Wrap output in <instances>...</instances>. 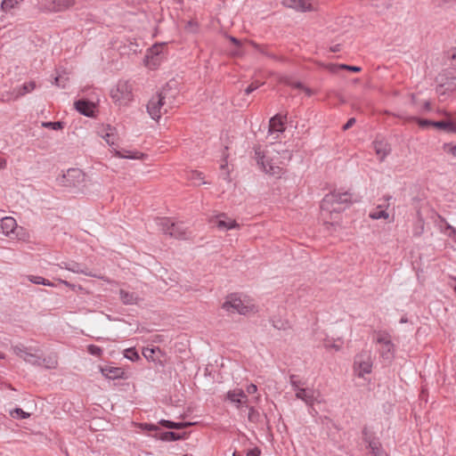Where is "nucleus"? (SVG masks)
Segmentation results:
<instances>
[{
	"instance_id": "nucleus-47",
	"label": "nucleus",
	"mask_w": 456,
	"mask_h": 456,
	"mask_svg": "<svg viewBox=\"0 0 456 456\" xmlns=\"http://www.w3.org/2000/svg\"><path fill=\"white\" fill-rule=\"evenodd\" d=\"M140 428L142 430H145V431H155V432H158L159 430V426L154 425V424H151V423H141L140 424Z\"/></svg>"
},
{
	"instance_id": "nucleus-17",
	"label": "nucleus",
	"mask_w": 456,
	"mask_h": 456,
	"mask_svg": "<svg viewBox=\"0 0 456 456\" xmlns=\"http://www.w3.org/2000/svg\"><path fill=\"white\" fill-rule=\"evenodd\" d=\"M316 2L317 0H282V4L297 11L307 12L314 9Z\"/></svg>"
},
{
	"instance_id": "nucleus-59",
	"label": "nucleus",
	"mask_w": 456,
	"mask_h": 456,
	"mask_svg": "<svg viewBox=\"0 0 456 456\" xmlns=\"http://www.w3.org/2000/svg\"><path fill=\"white\" fill-rule=\"evenodd\" d=\"M332 52H338L340 51V45H336L334 47H331Z\"/></svg>"
},
{
	"instance_id": "nucleus-14",
	"label": "nucleus",
	"mask_w": 456,
	"mask_h": 456,
	"mask_svg": "<svg viewBox=\"0 0 456 456\" xmlns=\"http://www.w3.org/2000/svg\"><path fill=\"white\" fill-rule=\"evenodd\" d=\"M209 223L213 226H216L221 231H228L239 227L237 222L229 218L224 213L210 218Z\"/></svg>"
},
{
	"instance_id": "nucleus-13",
	"label": "nucleus",
	"mask_w": 456,
	"mask_h": 456,
	"mask_svg": "<svg viewBox=\"0 0 456 456\" xmlns=\"http://www.w3.org/2000/svg\"><path fill=\"white\" fill-rule=\"evenodd\" d=\"M225 400L232 403L237 409L248 407V395L242 389L229 390L225 395Z\"/></svg>"
},
{
	"instance_id": "nucleus-56",
	"label": "nucleus",
	"mask_w": 456,
	"mask_h": 456,
	"mask_svg": "<svg viewBox=\"0 0 456 456\" xmlns=\"http://www.w3.org/2000/svg\"><path fill=\"white\" fill-rule=\"evenodd\" d=\"M450 58L456 64V47L451 50Z\"/></svg>"
},
{
	"instance_id": "nucleus-42",
	"label": "nucleus",
	"mask_w": 456,
	"mask_h": 456,
	"mask_svg": "<svg viewBox=\"0 0 456 456\" xmlns=\"http://www.w3.org/2000/svg\"><path fill=\"white\" fill-rule=\"evenodd\" d=\"M443 150L446 154L456 157V143L448 142L444 144Z\"/></svg>"
},
{
	"instance_id": "nucleus-44",
	"label": "nucleus",
	"mask_w": 456,
	"mask_h": 456,
	"mask_svg": "<svg viewBox=\"0 0 456 456\" xmlns=\"http://www.w3.org/2000/svg\"><path fill=\"white\" fill-rule=\"evenodd\" d=\"M283 83L286 84L287 86H289L291 87H294V88H297V89H303L305 88V86L303 85V83L299 82V81H292L290 78L289 77H286L283 79Z\"/></svg>"
},
{
	"instance_id": "nucleus-27",
	"label": "nucleus",
	"mask_w": 456,
	"mask_h": 456,
	"mask_svg": "<svg viewBox=\"0 0 456 456\" xmlns=\"http://www.w3.org/2000/svg\"><path fill=\"white\" fill-rule=\"evenodd\" d=\"M441 224L439 225L440 231L452 238L453 241L456 243V228L452 226L444 217L439 216Z\"/></svg>"
},
{
	"instance_id": "nucleus-1",
	"label": "nucleus",
	"mask_w": 456,
	"mask_h": 456,
	"mask_svg": "<svg viewBox=\"0 0 456 456\" xmlns=\"http://www.w3.org/2000/svg\"><path fill=\"white\" fill-rule=\"evenodd\" d=\"M173 106L174 96L171 94V90L164 87L150 99L147 111L152 119L159 120L162 114L167 113Z\"/></svg>"
},
{
	"instance_id": "nucleus-12",
	"label": "nucleus",
	"mask_w": 456,
	"mask_h": 456,
	"mask_svg": "<svg viewBox=\"0 0 456 456\" xmlns=\"http://www.w3.org/2000/svg\"><path fill=\"white\" fill-rule=\"evenodd\" d=\"M85 180V174L79 168H69L60 178V183L66 187H77Z\"/></svg>"
},
{
	"instance_id": "nucleus-21",
	"label": "nucleus",
	"mask_w": 456,
	"mask_h": 456,
	"mask_svg": "<svg viewBox=\"0 0 456 456\" xmlns=\"http://www.w3.org/2000/svg\"><path fill=\"white\" fill-rule=\"evenodd\" d=\"M373 149L380 160H383L391 151L390 145L385 140L379 139L373 142Z\"/></svg>"
},
{
	"instance_id": "nucleus-7",
	"label": "nucleus",
	"mask_w": 456,
	"mask_h": 456,
	"mask_svg": "<svg viewBox=\"0 0 456 456\" xmlns=\"http://www.w3.org/2000/svg\"><path fill=\"white\" fill-rule=\"evenodd\" d=\"M222 308L228 313H238L242 315H246L254 310L253 305H245L237 294L234 293L226 297Z\"/></svg>"
},
{
	"instance_id": "nucleus-30",
	"label": "nucleus",
	"mask_w": 456,
	"mask_h": 456,
	"mask_svg": "<svg viewBox=\"0 0 456 456\" xmlns=\"http://www.w3.org/2000/svg\"><path fill=\"white\" fill-rule=\"evenodd\" d=\"M36 83L34 81H29L24 83L21 86L16 89V98L23 96L28 93H31L36 88Z\"/></svg>"
},
{
	"instance_id": "nucleus-64",
	"label": "nucleus",
	"mask_w": 456,
	"mask_h": 456,
	"mask_svg": "<svg viewBox=\"0 0 456 456\" xmlns=\"http://www.w3.org/2000/svg\"><path fill=\"white\" fill-rule=\"evenodd\" d=\"M232 456H236V455H235V453H233V455H232Z\"/></svg>"
},
{
	"instance_id": "nucleus-39",
	"label": "nucleus",
	"mask_w": 456,
	"mask_h": 456,
	"mask_svg": "<svg viewBox=\"0 0 456 456\" xmlns=\"http://www.w3.org/2000/svg\"><path fill=\"white\" fill-rule=\"evenodd\" d=\"M248 409V419L250 422L257 423L260 419V413L257 410L255 409L253 406L247 407Z\"/></svg>"
},
{
	"instance_id": "nucleus-49",
	"label": "nucleus",
	"mask_w": 456,
	"mask_h": 456,
	"mask_svg": "<svg viewBox=\"0 0 456 456\" xmlns=\"http://www.w3.org/2000/svg\"><path fill=\"white\" fill-rule=\"evenodd\" d=\"M262 84L256 81L251 83L246 89H245V94L249 95L251 93L256 91Z\"/></svg>"
},
{
	"instance_id": "nucleus-9",
	"label": "nucleus",
	"mask_w": 456,
	"mask_h": 456,
	"mask_svg": "<svg viewBox=\"0 0 456 456\" xmlns=\"http://www.w3.org/2000/svg\"><path fill=\"white\" fill-rule=\"evenodd\" d=\"M376 342L379 345L378 350L380 356L385 361L390 362L395 354V346L391 341L390 335L385 332L379 333L376 337Z\"/></svg>"
},
{
	"instance_id": "nucleus-3",
	"label": "nucleus",
	"mask_w": 456,
	"mask_h": 456,
	"mask_svg": "<svg viewBox=\"0 0 456 456\" xmlns=\"http://www.w3.org/2000/svg\"><path fill=\"white\" fill-rule=\"evenodd\" d=\"M417 123L421 128L433 127L445 133L456 134V113L444 112V118L438 121L419 118Z\"/></svg>"
},
{
	"instance_id": "nucleus-60",
	"label": "nucleus",
	"mask_w": 456,
	"mask_h": 456,
	"mask_svg": "<svg viewBox=\"0 0 456 456\" xmlns=\"http://www.w3.org/2000/svg\"><path fill=\"white\" fill-rule=\"evenodd\" d=\"M6 166V161L4 159H0V168H4Z\"/></svg>"
},
{
	"instance_id": "nucleus-41",
	"label": "nucleus",
	"mask_w": 456,
	"mask_h": 456,
	"mask_svg": "<svg viewBox=\"0 0 456 456\" xmlns=\"http://www.w3.org/2000/svg\"><path fill=\"white\" fill-rule=\"evenodd\" d=\"M289 382L293 389L296 391V393L298 391V388H302L301 386L305 385V383L298 379L296 375L290 376Z\"/></svg>"
},
{
	"instance_id": "nucleus-58",
	"label": "nucleus",
	"mask_w": 456,
	"mask_h": 456,
	"mask_svg": "<svg viewBox=\"0 0 456 456\" xmlns=\"http://www.w3.org/2000/svg\"><path fill=\"white\" fill-rule=\"evenodd\" d=\"M302 90H304V92H305V93L306 94V95H308V96H311V95L314 94L313 90H312L311 88H309V87H305V88H303Z\"/></svg>"
},
{
	"instance_id": "nucleus-20",
	"label": "nucleus",
	"mask_w": 456,
	"mask_h": 456,
	"mask_svg": "<svg viewBox=\"0 0 456 456\" xmlns=\"http://www.w3.org/2000/svg\"><path fill=\"white\" fill-rule=\"evenodd\" d=\"M154 438L161 440L163 442H173L186 438V433L178 434L174 431H165L161 433H156L152 436Z\"/></svg>"
},
{
	"instance_id": "nucleus-19",
	"label": "nucleus",
	"mask_w": 456,
	"mask_h": 456,
	"mask_svg": "<svg viewBox=\"0 0 456 456\" xmlns=\"http://www.w3.org/2000/svg\"><path fill=\"white\" fill-rule=\"evenodd\" d=\"M59 265L61 268L66 269L75 273H83L87 276L91 275V273L89 272V269L86 265L77 263L75 261L61 262Z\"/></svg>"
},
{
	"instance_id": "nucleus-37",
	"label": "nucleus",
	"mask_w": 456,
	"mask_h": 456,
	"mask_svg": "<svg viewBox=\"0 0 456 456\" xmlns=\"http://www.w3.org/2000/svg\"><path fill=\"white\" fill-rule=\"evenodd\" d=\"M42 126L52 130H61L64 126L62 121H45L42 123Z\"/></svg>"
},
{
	"instance_id": "nucleus-28",
	"label": "nucleus",
	"mask_w": 456,
	"mask_h": 456,
	"mask_svg": "<svg viewBox=\"0 0 456 456\" xmlns=\"http://www.w3.org/2000/svg\"><path fill=\"white\" fill-rule=\"evenodd\" d=\"M119 297L125 305H134L137 304L139 299L137 294L134 292H129L125 289L119 290Z\"/></svg>"
},
{
	"instance_id": "nucleus-62",
	"label": "nucleus",
	"mask_w": 456,
	"mask_h": 456,
	"mask_svg": "<svg viewBox=\"0 0 456 456\" xmlns=\"http://www.w3.org/2000/svg\"><path fill=\"white\" fill-rule=\"evenodd\" d=\"M425 108H426L427 110H428V109H429V103H428V102H426V103H425Z\"/></svg>"
},
{
	"instance_id": "nucleus-5",
	"label": "nucleus",
	"mask_w": 456,
	"mask_h": 456,
	"mask_svg": "<svg viewBox=\"0 0 456 456\" xmlns=\"http://www.w3.org/2000/svg\"><path fill=\"white\" fill-rule=\"evenodd\" d=\"M254 159L256 160L258 167L267 175H280L281 168L279 166L274 165L271 159H269L265 151L262 150L260 145L254 146Z\"/></svg>"
},
{
	"instance_id": "nucleus-53",
	"label": "nucleus",
	"mask_w": 456,
	"mask_h": 456,
	"mask_svg": "<svg viewBox=\"0 0 456 456\" xmlns=\"http://www.w3.org/2000/svg\"><path fill=\"white\" fill-rule=\"evenodd\" d=\"M356 122V119L354 118H350L347 122L342 126V129L344 131L348 130L351 128Z\"/></svg>"
},
{
	"instance_id": "nucleus-54",
	"label": "nucleus",
	"mask_w": 456,
	"mask_h": 456,
	"mask_svg": "<svg viewBox=\"0 0 456 456\" xmlns=\"http://www.w3.org/2000/svg\"><path fill=\"white\" fill-rule=\"evenodd\" d=\"M246 391H247L248 394L253 395V394L256 393L257 387H256V385L251 383L248 386H247Z\"/></svg>"
},
{
	"instance_id": "nucleus-48",
	"label": "nucleus",
	"mask_w": 456,
	"mask_h": 456,
	"mask_svg": "<svg viewBox=\"0 0 456 456\" xmlns=\"http://www.w3.org/2000/svg\"><path fill=\"white\" fill-rule=\"evenodd\" d=\"M324 346L327 348V349H330V348H333L334 350L336 351H339L341 349V346L340 345H338L336 344L333 340L331 339H326L325 342H324Z\"/></svg>"
},
{
	"instance_id": "nucleus-16",
	"label": "nucleus",
	"mask_w": 456,
	"mask_h": 456,
	"mask_svg": "<svg viewBox=\"0 0 456 456\" xmlns=\"http://www.w3.org/2000/svg\"><path fill=\"white\" fill-rule=\"evenodd\" d=\"M74 107L77 111L86 117L93 118L95 116L96 105L87 99H79L74 102Z\"/></svg>"
},
{
	"instance_id": "nucleus-40",
	"label": "nucleus",
	"mask_w": 456,
	"mask_h": 456,
	"mask_svg": "<svg viewBox=\"0 0 456 456\" xmlns=\"http://www.w3.org/2000/svg\"><path fill=\"white\" fill-rule=\"evenodd\" d=\"M157 351H159L158 347H152V348H144L142 351L143 356L149 360V361H155L154 355Z\"/></svg>"
},
{
	"instance_id": "nucleus-4",
	"label": "nucleus",
	"mask_w": 456,
	"mask_h": 456,
	"mask_svg": "<svg viewBox=\"0 0 456 456\" xmlns=\"http://www.w3.org/2000/svg\"><path fill=\"white\" fill-rule=\"evenodd\" d=\"M156 224L163 233L170 237L185 240L188 236L187 228L181 222H174L168 217H159L156 219Z\"/></svg>"
},
{
	"instance_id": "nucleus-2",
	"label": "nucleus",
	"mask_w": 456,
	"mask_h": 456,
	"mask_svg": "<svg viewBox=\"0 0 456 456\" xmlns=\"http://www.w3.org/2000/svg\"><path fill=\"white\" fill-rule=\"evenodd\" d=\"M352 202V194L348 191H331L325 195L321 202V208L324 211L341 212Z\"/></svg>"
},
{
	"instance_id": "nucleus-31",
	"label": "nucleus",
	"mask_w": 456,
	"mask_h": 456,
	"mask_svg": "<svg viewBox=\"0 0 456 456\" xmlns=\"http://www.w3.org/2000/svg\"><path fill=\"white\" fill-rule=\"evenodd\" d=\"M369 216L373 220H378L381 218L387 219L389 214L386 209H383L380 206H379L370 212Z\"/></svg>"
},
{
	"instance_id": "nucleus-25",
	"label": "nucleus",
	"mask_w": 456,
	"mask_h": 456,
	"mask_svg": "<svg viewBox=\"0 0 456 456\" xmlns=\"http://www.w3.org/2000/svg\"><path fill=\"white\" fill-rule=\"evenodd\" d=\"M296 397L304 401L307 405H313L314 403V391L308 388H298Z\"/></svg>"
},
{
	"instance_id": "nucleus-26",
	"label": "nucleus",
	"mask_w": 456,
	"mask_h": 456,
	"mask_svg": "<svg viewBox=\"0 0 456 456\" xmlns=\"http://www.w3.org/2000/svg\"><path fill=\"white\" fill-rule=\"evenodd\" d=\"M437 82L440 86H445L446 90H456V77H447L446 74H441L437 77Z\"/></svg>"
},
{
	"instance_id": "nucleus-22",
	"label": "nucleus",
	"mask_w": 456,
	"mask_h": 456,
	"mask_svg": "<svg viewBox=\"0 0 456 456\" xmlns=\"http://www.w3.org/2000/svg\"><path fill=\"white\" fill-rule=\"evenodd\" d=\"M102 374L109 379H117L123 378L124 370L118 367L105 366L101 368Z\"/></svg>"
},
{
	"instance_id": "nucleus-34",
	"label": "nucleus",
	"mask_w": 456,
	"mask_h": 456,
	"mask_svg": "<svg viewBox=\"0 0 456 456\" xmlns=\"http://www.w3.org/2000/svg\"><path fill=\"white\" fill-rule=\"evenodd\" d=\"M58 361L56 355H49L48 357H42V365L47 369H54L57 367Z\"/></svg>"
},
{
	"instance_id": "nucleus-61",
	"label": "nucleus",
	"mask_w": 456,
	"mask_h": 456,
	"mask_svg": "<svg viewBox=\"0 0 456 456\" xmlns=\"http://www.w3.org/2000/svg\"><path fill=\"white\" fill-rule=\"evenodd\" d=\"M121 157H123V158H130V159H134V156H126V155H121Z\"/></svg>"
},
{
	"instance_id": "nucleus-57",
	"label": "nucleus",
	"mask_w": 456,
	"mask_h": 456,
	"mask_svg": "<svg viewBox=\"0 0 456 456\" xmlns=\"http://www.w3.org/2000/svg\"><path fill=\"white\" fill-rule=\"evenodd\" d=\"M230 40H231V42H232L233 45H237V46L240 45V40H239L238 38H236V37H230Z\"/></svg>"
},
{
	"instance_id": "nucleus-15",
	"label": "nucleus",
	"mask_w": 456,
	"mask_h": 456,
	"mask_svg": "<svg viewBox=\"0 0 456 456\" xmlns=\"http://www.w3.org/2000/svg\"><path fill=\"white\" fill-rule=\"evenodd\" d=\"M161 49L162 45H154L152 47L148 49L145 56L146 66L150 69H156L161 62Z\"/></svg>"
},
{
	"instance_id": "nucleus-24",
	"label": "nucleus",
	"mask_w": 456,
	"mask_h": 456,
	"mask_svg": "<svg viewBox=\"0 0 456 456\" xmlns=\"http://www.w3.org/2000/svg\"><path fill=\"white\" fill-rule=\"evenodd\" d=\"M159 424L165 428L177 429V430L186 428H189V427L194 425V423H192V422H175V421L167 420V419H160L159 421Z\"/></svg>"
},
{
	"instance_id": "nucleus-35",
	"label": "nucleus",
	"mask_w": 456,
	"mask_h": 456,
	"mask_svg": "<svg viewBox=\"0 0 456 456\" xmlns=\"http://www.w3.org/2000/svg\"><path fill=\"white\" fill-rule=\"evenodd\" d=\"M22 1L23 0H3L1 4V10L7 12Z\"/></svg>"
},
{
	"instance_id": "nucleus-43",
	"label": "nucleus",
	"mask_w": 456,
	"mask_h": 456,
	"mask_svg": "<svg viewBox=\"0 0 456 456\" xmlns=\"http://www.w3.org/2000/svg\"><path fill=\"white\" fill-rule=\"evenodd\" d=\"M87 352L94 356H101L102 354V348L96 345H89L87 346Z\"/></svg>"
},
{
	"instance_id": "nucleus-18",
	"label": "nucleus",
	"mask_w": 456,
	"mask_h": 456,
	"mask_svg": "<svg viewBox=\"0 0 456 456\" xmlns=\"http://www.w3.org/2000/svg\"><path fill=\"white\" fill-rule=\"evenodd\" d=\"M287 120V115L276 114L271 118L269 121L268 133L270 134L274 133H283L285 131V122Z\"/></svg>"
},
{
	"instance_id": "nucleus-52",
	"label": "nucleus",
	"mask_w": 456,
	"mask_h": 456,
	"mask_svg": "<svg viewBox=\"0 0 456 456\" xmlns=\"http://www.w3.org/2000/svg\"><path fill=\"white\" fill-rule=\"evenodd\" d=\"M114 134L112 133L107 132L102 138L109 145H114Z\"/></svg>"
},
{
	"instance_id": "nucleus-23",
	"label": "nucleus",
	"mask_w": 456,
	"mask_h": 456,
	"mask_svg": "<svg viewBox=\"0 0 456 456\" xmlns=\"http://www.w3.org/2000/svg\"><path fill=\"white\" fill-rule=\"evenodd\" d=\"M17 227L16 220L12 216H5L1 219V229L4 234L10 235L14 232Z\"/></svg>"
},
{
	"instance_id": "nucleus-8",
	"label": "nucleus",
	"mask_w": 456,
	"mask_h": 456,
	"mask_svg": "<svg viewBox=\"0 0 456 456\" xmlns=\"http://www.w3.org/2000/svg\"><path fill=\"white\" fill-rule=\"evenodd\" d=\"M112 100L118 105H126L133 99V87L127 81H118L110 91Z\"/></svg>"
},
{
	"instance_id": "nucleus-33",
	"label": "nucleus",
	"mask_w": 456,
	"mask_h": 456,
	"mask_svg": "<svg viewBox=\"0 0 456 456\" xmlns=\"http://www.w3.org/2000/svg\"><path fill=\"white\" fill-rule=\"evenodd\" d=\"M188 178L197 185L206 183V182L204 181L203 173L197 170L191 171L188 175Z\"/></svg>"
},
{
	"instance_id": "nucleus-55",
	"label": "nucleus",
	"mask_w": 456,
	"mask_h": 456,
	"mask_svg": "<svg viewBox=\"0 0 456 456\" xmlns=\"http://www.w3.org/2000/svg\"><path fill=\"white\" fill-rule=\"evenodd\" d=\"M260 454L261 451L257 447L250 449L247 452V456H260Z\"/></svg>"
},
{
	"instance_id": "nucleus-50",
	"label": "nucleus",
	"mask_w": 456,
	"mask_h": 456,
	"mask_svg": "<svg viewBox=\"0 0 456 456\" xmlns=\"http://www.w3.org/2000/svg\"><path fill=\"white\" fill-rule=\"evenodd\" d=\"M338 67L341 69H346V70H349V71H352V72H360L362 70V68L359 67V66H351V65H347V64H340Z\"/></svg>"
},
{
	"instance_id": "nucleus-32",
	"label": "nucleus",
	"mask_w": 456,
	"mask_h": 456,
	"mask_svg": "<svg viewBox=\"0 0 456 456\" xmlns=\"http://www.w3.org/2000/svg\"><path fill=\"white\" fill-rule=\"evenodd\" d=\"M254 47L256 49L257 52L260 53L265 55L266 57L275 60V61H283V58L278 57L276 54L271 53L267 46L260 45L258 44H254Z\"/></svg>"
},
{
	"instance_id": "nucleus-45",
	"label": "nucleus",
	"mask_w": 456,
	"mask_h": 456,
	"mask_svg": "<svg viewBox=\"0 0 456 456\" xmlns=\"http://www.w3.org/2000/svg\"><path fill=\"white\" fill-rule=\"evenodd\" d=\"M273 326L277 330H286L289 327L288 322L272 319Z\"/></svg>"
},
{
	"instance_id": "nucleus-6",
	"label": "nucleus",
	"mask_w": 456,
	"mask_h": 456,
	"mask_svg": "<svg viewBox=\"0 0 456 456\" xmlns=\"http://www.w3.org/2000/svg\"><path fill=\"white\" fill-rule=\"evenodd\" d=\"M12 350L27 362L37 366L42 365V356L38 354L40 352L38 347H27L22 344H17L12 346Z\"/></svg>"
},
{
	"instance_id": "nucleus-51",
	"label": "nucleus",
	"mask_w": 456,
	"mask_h": 456,
	"mask_svg": "<svg viewBox=\"0 0 456 456\" xmlns=\"http://www.w3.org/2000/svg\"><path fill=\"white\" fill-rule=\"evenodd\" d=\"M13 413H15L20 419H28L30 416L29 413L24 411L20 408H16L12 414Z\"/></svg>"
},
{
	"instance_id": "nucleus-10",
	"label": "nucleus",
	"mask_w": 456,
	"mask_h": 456,
	"mask_svg": "<svg viewBox=\"0 0 456 456\" xmlns=\"http://www.w3.org/2000/svg\"><path fill=\"white\" fill-rule=\"evenodd\" d=\"M354 370L357 377L362 378L372 370V360L369 352H362L355 355L354 361Z\"/></svg>"
},
{
	"instance_id": "nucleus-63",
	"label": "nucleus",
	"mask_w": 456,
	"mask_h": 456,
	"mask_svg": "<svg viewBox=\"0 0 456 456\" xmlns=\"http://www.w3.org/2000/svg\"><path fill=\"white\" fill-rule=\"evenodd\" d=\"M177 3L182 4L183 3V0H177Z\"/></svg>"
},
{
	"instance_id": "nucleus-11",
	"label": "nucleus",
	"mask_w": 456,
	"mask_h": 456,
	"mask_svg": "<svg viewBox=\"0 0 456 456\" xmlns=\"http://www.w3.org/2000/svg\"><path fill=\"white\" fill-rule=\"evenodd\" d=\"M75 3V0H42L39 10L44 12H60L72 7Z\"/></svg>"
},
{
	"instance_id": "nucleus-38",
	"label": "nucleus",
	"mask_w": 456,
	"mask_h": 456,
	"mask_svg": "<svg viewBox=\"0 0 456 456\" xmlns=\"http://www.w3.org/2000/svg\"><path fill=\"white\" fill-rule=\"evenodd\" d=\"M124 356L132 362H136L137 360L140 359L138 352L134 347L126 349L124 352Z\"/></svg>"
},
{
	"instance_id": "nucleus-46",
	"label": "nucleus",
	"mask_w": 456,
	"mask_h": 456,
	"mask_svg": "<svg viewBox=\"0 0 456 456\" xmlns=\"http://www.w3.org/2000/svg\"><path fill=\"white\" fill-rule=\"evenodd\" d=\"M68 77L63 76H58L54 78V84L61 88H65L67 86Z\"/></svg>"
},
{
	"instance_id": "nucleus-36",
	"label": "nucleus",
	"mask_w": 456,
	"mask_h": 456,
	"mask_svg": "<svg viewBox=\"0 0 456 456\" xmlns=\"http://www.w3.org/2000/svg\"><path fill=\"white\" fill-rule=\"evenodd\" d=\"M28 280L34 284H42V285L48 286V287L53 286V282H51L49 280H46L41 276L30 275L28 277Z\"/></svg>"
},
{
	"instance_id": "nucleus-29",
	"label": "nucleus",
	"mask_w": 456,
	"mask_h": 456,
	"mask_svg": "<svg viewBox=\"0 0 456 456\" xmlns=\"http://www.w3.org/2000/svg\"><path fill=\"white\" fill-rule=\"evenodd\" d=\"M369 449L373 456H387L386 452L381 448L380 443L377 439L369 441Z\"/></svg>"
}]
</instances>
